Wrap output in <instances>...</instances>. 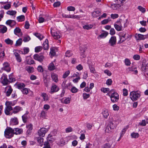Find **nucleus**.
Here are the masks:
<instances>
[{
	"instance_id": "nucleus-1",
	"label": "nucleus",
	"mask_w": 148,
	"mask_h": 148,
	"mask_svg": "<svg viewBox=\"0 0 148 148\" xmlns=\"http://www.w3.org/2000/svg\"><path fill=\"white\" fill-rule=\"evenodd\" d=\"M16 103V101H6L5 103V107L4 109L5 114L7 115L10 114V111H12L13 108L12 106H14Z\"/></svg>"
},
{
	"instance_id": "nucleus-2",
	"label": "nucleus",
	"mask_w": 148,
	"mask_h": 148,
	"mask_svg": "<svg viewBox=\"0 0 148 148\" xmlns=\"http://www.w3.org/2000/svg\"><path fill=\"white\" fill-rule=\"evenodd\" d=\"M50 32L51 36L55 39H59L61 36L60 33L55 27H51L50 29Z\"/></svg>"
},
{
	"instance_id": "nucleus-3",
	"label": "nucleus",
	"mask_w": 148,
	"mask_h": 148,
	"mask_svg": "<svg viewBox=\"0 0 148 148\" xmlns=\"http://www.w3.org/2000/svg\"><path fill=\"white\" fill-rule=\"evenodd\" d=\"M14 130L10 127H7L4 131V136L6 138H10L14 136Z\"/></svg>"
},
{
	"instance_id": "nucleus-4",
	"label": "nucleus",
	"mask_w": 148,
	"mask_h": 148,
	"mask_svg": "<svg viewBox=\"0 0 148 148\" xmlns=\"http://www.w3.org/2000/svg\"><path fill=\"white\" fill-rule=\"evenodd\" d=\"M130 97L133 101H135L139 98L140 96V92L138 91H132L130 93Z\"/></svg>"
},
{
	"instance_id": "nucleus-5",
	"label": "nucleus",
	"mask_w": 148,
	"mask_h": 148,
	"mask_svg": "<svg viewBox=\"0 0 148 148\" xmlns=\"http://www.w3.org/2000/svg\"><path fill=\"white\" fill-rule=\"evenodd\" d=\"M110 97L112 102L114 103L117 102L119 99V94L116 92H114L112 93L111 95H109Z\"/></svg>"
},
{
	"instance_id": "nucleus-6",
	"label": "nucleus",
	"mask_w": 148,
	"mask_h": 148,
	"mask_svg": "<svg viewBox=\"0 0 148 148\" xmlns=\"http://www.w3.org/2000/svg\"><path fill=\"white\" fill-rule=\"evenodd\" d=\"M49 128H47L43 127L41 128L38 130V135L42 137L44 136L46 133L49 130Z\"/></svg>"
},
{
	"instance_id": "nucleus-7",
	"label": "nucleus",
	"mask_w": 148,
	"mask_h": 148,
	"mask_svg": "<svg viewBox=\"0 0 148 148\" xmlns=\"http://www.w3.org/2000/svg\"><path fill=\"white\" fill-rule=\"evenodd\" d=\"M136 39L137 40H144L148 38L147 35H143L140 34L136 33L135 35Z\"/></svg>"
},
{
	"instance_id": "nucleus-8",
	"label": "nucleus",
	"mask_w": 148,
	"mask_h": 148,
	"mask_svg": "<svg viewBox=\"0 0 148 148\" xmlns=\"http://www.w3.org/2000/svg\"><path fill=\"white\" fill-rule=\"evenodd\" d=\"M1 82L3 85H6L9 83V80L8 79L7 76L5 74H3L1 78Z\"/></svg>"
},
{
	"instance_id": "nucleus-9",
	"label": "nucleus",
	"mask_w": 148,
	"mask_h": 148,
	"mask_svg": "<svg viewBox=\"0 0 148 148\" xmlns=\"http://www.w3.org/2000/svg\"><path fill=\"white\" fill-rule=\"evenodd\" d=\"M117 121L118 123H116L117 121H115L110 123L108 126L110 128V129L113 130L116 127L117 125L121 122V121L119 120H118Z\"/></svg>"
},
{
	"instance_id": "nucleus-10",
	"label": "nucleus",
	"mask_w": 148,
	"mask_h": 148,
	"mask_svg": "<svg viewBox=\"0 0 148 148\" xmlns=\"http://www.w3.org/2000/svg\"><path fill=\"white\" fill-rule=\"evenodd\" d=\"M60 89L58 86L55 84H53L51 88V90L49 92L50 94H52L54 92H57Z\"/></svg>"
},
{
	"instance_id": "nucleus-11",
	"label": "nucleus",
	"mask_w": 148,
	"mask_h": 148,
	"mask_svg": "<svg viewBox=\"0 0 148 148\" xmlns=\"http://www.w3.org/2000/svg\"><path fill=\"white\" fill-rule=\"evenodd\" d=\"M2 69L8 72H10L11 70V68L9 63L7 62H4L3 64V67Z\"/></svg>"
},
{
	"instance_id": "nucleus-12",
	"label": "nucleus",
	"mask_w": 148,
	"mask_h": 148,
	"mask_svg": "<svg viewBox=\"0 0 148 148\" xmlns=\"http://www.w3.org/2000/svg\"><path fill=\"white\" fill-rule=\"evenodd\" d=\"M86 49L87 47L85 45H82L80 47L81 56L82 58H84L86 57V56L85 54V52Z\"/></svg>"
},
{
	"instance_id": "nucleus-13",
	"label": "nucleus",
	"mask_w": 148,
	"mask_h": 148,
	"mask_svg": "<svg viewBox=\"0 0 148 148\" xmlns=\"http://www.w3.org/2000/svg\"><path fill=\"white\" fill-rule=\"evenodd\" d=\"M116 42V38L115 36H112L109 41V44L110 46L114 47Z\"/></svg>"
},
{
	"instance_id": "nucleus-14",
	"label": "nucleus",
	"mask_w": 148,
	"mask_h": 148,
	"mask_svg": "<svg viewBox=\"0 0 148 148\" xmlns=\"http://www.w3.org/2000/svg\"><path fill=\"white\" fill-rule=\"evenodd\" d=\"M14 55L16 58L17 61L19 62H21L22 61V58L20 55L18 53V51L17 50H14L13 51Z\"/></svg>"
},
{
	"instance_id": "nucleus-15",
	"label": "nucleus",
	"mask_w": 148,
	"mask_h": 148,
	"mask_svg": "<svg viewBox=\"0 0 148 148\" xmlns=\"http://www.w3.org/2000/svg\"><path fill=\"white\" fill-rule=\"evenodd\" d=\"M44 58V57L42 55L36 54L34 56V59L40 62H42L43 61Z\"/></svg>"
},
{
	"instance_id": "nucleus-16",
	"label": "nucleus",
	"mask_w": 148,
	"mask_h": 148,
	"mask_svg": "<svg viewBox=\"0 0 148 148\" xmlns=\"http://www.w3.org/2000/svg\"><path fill=\"white\" fill-rule=\"evenodd\" d=\"M23 110L22 108L19 106H16L13 108L12 113L16 114Z\"/></svg>"
},
{
	"instance_id": "nucleus-17",
	"label": "nucleus",
	"mask_w": 148,
	"mask_h": 148,
	"mask_svg": "<svg viewBox=\"0 0 148 148\" xmlns=\"http://www.w3.org/2000/svg\"><path fill=\"white\" fill-rule=\"evenodd\" d=\"M7 25H9L11 27H13L16 24V22L13 20H7L5 23Z\"/></svg>"
},
{
	"instance_id": "nucleus-18",
	"label": "nucleus",
	"mask_w": 148,
	"mask_h": 148,
	"mask_svg": "<svg viewBox=\"0 0 148 148\" xmlns=\"http://www.w3.org/2000/svg\"><path fill=\"white\" fill-rule=\"evenodd\" d=\"M41 96L42 98L44 101H47L49 100L50 97L46 93L42 92Z\"/></svg>"
},
{
	"instance_id": "nucleus-19",
	"label": "nucleus",
	"mask_w": 148,
	"mask_h": 148,
	"mask_svg": "<svg viewBox=\"0 0 148 148\" xmlns=\"http://www.w3.org/2000/svg\"><path fill=\"white\" fill-rule=\"evenodd\" d=\"M127 71L129 72H132L134 74H136L138 73V71L136 70V67H129L127 69Z\"/></svg>"
},
{
	"instance_id": "nucleus-20",
	"label": "nucleus",
	"mask_w": 148,
	"mask_h": 148,
	"mask_svg": "<svg viewBox=\"0 0 148 148\" xmlns=\"http://www.w3.org/2000/svg\"><path fill=\"white\" fill-rule=\"evenodd\" d=\"M7 30L8 28L6 26L0 25V33L3 34L7 32Z\"/></svg>"
},
{
	"instance_id": "nucleus-21",
	"label": "nucleus",
	"mask_w": 148,
	"mask_h": 148,
	"mask_svg": "<svg viewBox=\"0 0 148 148\" xmlns=\"http://www.w3.org/2000/svg\"><path fill=\"white\" fill-rule=\"evenodd\" d=\"M14 130V134L16 135L20 134H22L23 132L22 129L18 128H15L13 129Z\"/></svg>"
},
{
	"instance_id": "nucleus-22",
	"label": "nucleus",
	"mask_w": 148,
	"mask_h": 148,
	"mask_svg": "<svg viewBox=\"0 0 148 148\" xmlns=\"http://www.w3.org/2000/svg\"><path fill=\"white\" fill-rule=\"evenodd\" d=\"M21 31V29L18 27H16L14 30V34L18 36H19V35H20V36H21L22 35V34Z\"/></svg>"
},
{
	"instance_id": "nucleus-23",
	"label": "nucleus",
	"mask_w": 148,
	"mask_h": 148,
	"mask_svg": "<svg viewBox=\"0 0 148 148\" xmlns=\"http://www.w3.org/2000/svg\"><path fill=\"white\" fill-rule=\"evenodd\" d=\"M26 127L27 129V133L29 134L31 133V131L33 129V125L31 123L27 124L26 125Z\"/></svg>"
},
{
	"instance_id": "nucleus-24",
	"label": "nucleus",
	"mask_w": 148,
	"mask_h": 148,
	"mask_svg": "<svg viewBox=\"0 0 148 148\" xmlns=\"http://www.w3.org/2000/svg\"><path fill=\"white\" fill-rule=\"evenodd\" d=\"M114 141V140L113 139L108 140V143L105 145L104 148H110Z\"/></svg>"
},
{
	"instance_id": "nucleus-25",
	"label": "nucleus",
	"mask_w": 148,
	"mask_h": 148,
	"mask_svg": "<svg viewBox=\"0 0 148 148\" xmlns=\"http://www.w3.org/2000/svg\"><path fill=\"white\" fill-rule=\"evenodd\" d=\"M119 3L114 4L111 5V7L113 10H118L120 9L121 5H120Z\"/></svg>"
},
{
	"instance_id": "nucleus-26",
	"label": "nucleus",
	"mask_w": 148,
	"mask_h": 148,
	"mask_svg": "<svg viewBox=\"0 0 148 148\" xmlns=\"http://www.w3.org/2000/svg\"><path fill=\"white\" fill-rule=\"evenodd\" d=\"M108 34V33L106 31H104V32L99 35L97 38H105Z\"/></svg>"
},
{
	"instance_id": "nucleus-27",
	"label": "nucleus",
	"mask_w": 148,
	"mask_h": 148,
	"mask_svg": "<svg viewBox=\"0 0 148 148\" xmlns=\"http://www.w3.org/2000/svg\"><path fill=\"white\" fill-rule=\"evenodd\" d=\"M51 77L52 80L55 82H57L58 81V75L57 74L52 73L51 74Z\"/></svg>"
},
{
	"instance_id": "nucleus-28",
	"label": "nucleus",
	"mask_w": 148,
	"mask_h": 148,
	"mask_svg": "<svg viewBox=\"0 0 148 148\" xmlns=\"http://www.w3.org/2000/svg\"><path fill=\"white\" fill-rule=\"evenodd\" d=\"M101 14V11L99 10H96L92 13V16L93 17L95 18Z\"/></svg>"
},
{
	"instance_id": "nucleus-29",
	"label": "nucleus",
	"mask_w": 148,
	"mask_h": 148,
	"mask_svg": "<svg viewBox=\"0 0 148 148\" xmlns=\"http://www.w3.org/2000/svg\"><path fill=\"white\" fill-rule=\"evenodd\" d=\"M71 99V98L69 97L63 98L62 99L61 102L65 104H68L70 103Z\"/></svg>"
},
{
	"instance_id": "nucleus-30",
	"label": "nucleus",
	"mask_w": 148,
	"mask_h": 148,
	"mask_svg": "<svg viewBox=\"0 0 148 148\" xmlns=\"http://www.w3.org/2000/svg\"><path fill=\"white\" fill-rule=\"evenodd\" d=\"M101 113L103 115V117L106 119H107L108 118V117L109 115L108 110L107 109L103 110Z\"/></svg>"
},
{
	"instance_id": "nucleus-31",
	"label": "nucleus",
	"mask_w": 148,
	"mask_h": 148,
	"mask_svg": "<svg viewBox=\"0 0 148 148\" xmlns=\"http://www.w3.org/2000/svg\"><path fill=\"white\" fill-rule=\"evenodd\" d=\"M48 40L47 39H46L45 42H43V45L44 49L47 50L49 48Z\"/></svg>"
},
{
	"instance_id": "nucleus-32",
	"label": "nucleus",
	"mask_w": 148,
	"mask_h": 148,
	"mask_svg": "<svg viewBox=\"0 0 148 148\" xmlns=\"http://www.w3.org/2000/svg\"><path fill=\"white\" fill-rule=\"evenodd\" d=\"M6 88L8 89V90L6 92V95L7 97H9L10 95L13 90L10 86H8Z\"/></svg>"
},
{
	"instance_id": "nucleus-33",
	"label": "nucleus",
	"mask_w": 148,
	"mask_h": 148,
	"mask_svg": "<svg viewBox=\"0 0 148 148\" xmlns=\"http://www.w3.org/2000/svg\"><path fill=\"white\" fill-rule=\"evenodd\" d=\"M56 67L55 66L53 62H52L49 64L48 67V69L50 71H52L56 69Z\"/></svg>"
},
{
	"instance_id": "nucleus-34",
	"label": "nucleus",
	"mask_w": 148,
	"mask_h": 148,
	"mask_svg": "<svg viewBox=\"0 0 148 148\" xmlns=\"http://www.w3.org/2000/svg\"><path fill=\"white\" fill-rule=\"evenodd\" d=\"M93 27V25L91 24L86 25L83 26L84 29L86 30L91 29Z\"/></svg>"
},
{
	"instance_id": "nucleus-35",
	"label": "nucleus",
	"mask_w": 148,
	"mask_h": 148,
	"mask_svg": "<svg viewBox=\"0 0 148 148\" xmlns=\"http://www.w3.org/2000/svg\"><path fill=\"white\" fill-rule=\"evenodd\" d=\"M33 34L40 40H42L44 38L43 35L39 33H34Z\"/></svg>"
},
{
	"instance_id": "nucleus-36",
	"label": "nucleus",
	"mask_w": 148,
	"mask_h": 148,
	"mask_svg": "<svg viewBox=\"0 0 148 148\" xmlns=\"http://www.w3.org/2000/svg\"><path fill=\"white\" fill-rule=\"evenodd\" d=\"M11 123L13 125H17L18 123V119L16 117L12 119L11 120Z\"/></svg>"
},
{
	"instance_id": "nucleus-37",
	"label": "nucleus",
	"mask_w": 148,
	"mask_h": 148,
	"mask_svg": "<svg viewBox=\"0 0 148 148\" xmlns=\"http://www.w3.org/2000/svg\"><path fill=\"white\" fill-rule=\"evenodd\" d=\"M17 20L19 22L24 21L25 20V16L23 15H21L17 17Z\"/></svg>"
},
{
	"instance_id": "nucleus-38",
	"label": "nucleus",
	"mask_w": 148,
	"mask_h": 148,
	"mask_svg": "<svg viewBox=\"0 0 148 148\" xmlns=\"http://www.w3.org/2000/svg\"><path fill=\"white\" fill-rule=\"evenodd\" d=\"M22 43V39L20 38L16 41L15 45L16 47L20 46L21 45Z\"/></svg>"
},
{
	"instance_id": "nucleus-39",
	"label": "nucleus",
	"mask_w": 148,
	"mask_h": 148,
	"mask_svg": "<svg viewBox=\"0 0 148 148\" xmlns=\"http://www.w3.org/2000/svg\"><path fill=\"white\" fill-rule=\"evenodd\" d=\"M139 135L138 133L132 132L131 134V136L132 138H137L139 137Z\"/></svg>"
},
{
	"instance_id": "nucleus-40",
	"label": "nucleus",
	"mask_w": 148,
	"mask_h": 148,
	"mask_svg": "<svg viewBox=\"0 0 148 148\" xmlns=\"http://www.w3.org/2000/svg\"><path fill=\"white\" fill-rule=\"evenodd\" d=\"M26 61L27 63L29 64H33L34 63V60L30 57H29L28 59H27L26 60Z\"/></svg>"
},
{
	"instance_id": "nucleus-41",
	"label": "nucleus",
	"mask_w": 148,
	"mask_h": 148,
	"mask_svg": "<svg viewBox=\"0 0 148 148\" xmlns=\"http://www.w3.org/2000/svg\"><path fill=\"white\" fill-rule=\"evenodd\" d=\"M23 121L24 123H26L28 119L27 114L26 113L22 116Z\"/></svg>"
},
{
	"instance_id": "nucleus-42",
	"label": "nucleus",
	"mask_w": 148,
	"mask_h": 148,
	"mask_svg": "<svg viewBox=\"0 0 148 148\" xmlns=\"http://www.w3.org/2000/svg\"><path fill=\"white\" fill-rule=\"evenodd\" d=\"M26 70L29 73H32L34 71V68L31 66L27 67Z\"/></svg>"
},
{
	"instance_id": "nucleus-43",
	"label": "nucleus",
	"mask_w": 148,
	"mask_h": 148,
	"mask_svg": "<svg viewBox=\"0 0 148 148\" xmlns=\"http://www.w3.org/2000/svg\"><path fill=\"white\" fill-rule=\"evenodd\" d=\"M5 42L7 44L10 45H12L13 43V41L9 38L5 39Z\"/></svg>"
},
{
	"instance_id": "nucleus-44",
	"label": "nucleus",
	"mask_w": 148,
	"mask_h": 148,
	"mask_svg": "<svg viewBox=\"0 0 148 148\" xmlns=\"http://www.w3.org/2000/svg\"><path fill=\"white\" fill-rule=\"evenodd\" d=\"M16 13V12L14 10H9L7 12V14H8L12 16L15 15Z\"/></svg>"
},
{
	"instance_id": "nucleus-45",
	"label": "nucleus",
	"mask_w": 148,
	"mask_h": 148,
	"mask_svg": "<svg viewBox=\"0 0 148 148\" xmlns=\"http://www.w3.org/2000/svg\"><path fill=\"white\" fill-rule=\"evenodd\" d=\"M37 140L40 146H42L43 144V138H42L38 137Z\"/></svg>"
},
{
	"instance_id": "nucleus-46",
	"label": "nucleus",
	"mask_w": 148,
	"mask_h": 148,
	"mask_svg": "<svg viewBox=\"0 0 148 148\" xmlns=\"http://www.w3.org/2000/svg\"><path fill=\"white\" fill-rule=\"evenodd\" d=\"M73 55V53L70 50H67L65 53V56L66 57H69Z\"/></svg>"
},
{
	"instance_id": "nucleus-47",
	"label": "nucleus",
	"mask_w": 148,
	"mask_h": 148,
	"mask_svg": "<svg viewBox=\"0 0 148 148\" xmlns=\"http://www.w3.org/2000/svg\"><path fill=\"white\" fill-rule=\"evenodd\" d=\"M137 9L142 13H144L146 12L145 9L141 6H138Z\"/></svg>"
},
{
	"instance_id": "nucleus-48",
	"label": "nucleus",
	"mask_w": 148,
	"mask_h": 148,
	"mask_svg": "<svg viewBox=\"0 0 148 148\" xmlns=\"http://www.w3.org/2000/svg\"><path fill=\"white\" fill-rule=\"evenodd\" d=\"M31 39L30 36L28 35L25 36L23 38V41L24 42H28Z\"/></svg>"
},
{
	"instance_id": "nucleus-49",
	"label": "nucleus",
	"mask_w": 148,
	"mask_h": 148,
	"mask_svg": "<svg viewBox=\"0 0 148 148\" xmlns=\"http://www.w3.org/2000/svg\"><path fill=\"white\" fill-rule=\"evenodd\" d=\"M70 73V71L69 70H67L65 71L62 76V78H65L67 77Z\"/></svg>"
},
{
	"instance_id": "nucleus-50",
	"label": "nucleus",
	"mask_w": 148,
	"mask_h": 148,
	"mask_svg": "<svg viewBox=\"0 0 148 148\" xmlns=\"http://www.w3.org/2000/svg\"><path fill=\"white\" fill-rule=\"evenodd\" d=\"M47 112L43 110H42L40 114V117L43 118H45L47 116Z\"/></svg>"
},
{
	"instance_id": "nucleus-51",
	"label": "nucleus",
	"mask_w": 148,
	"mask_h": 148,
	"mask_svg": "<svg viewBox=\"0 0 148 148\" xmlns=\"http://www.w3.org/2000/svg\"><path fill=\"white\" fill-rule=\"evenodd\" d=\"M25 86V85L24 83H19L17 84V87L18 89H21Z\"/></svg>"
},
{
	"instance_id": "nucleus-52",
	"label": "nucleus",
	"mask_w": 148,
	"mask_h": 148,
	"mask_svg": "<svg viewBox=\"0 0 148 148\" xmlns=\"http://www.w3.org/2000/svg\"><path fill=\"white\" fill-rule=\"evenodd\" d=\"M125 64L127 66H129L131 64L130 60L128 58H126L124 61Z\"/></svg>"
},
{
	"instance_id": "nucleus-53",
	"label": "nucleus",
	"mask_w": 148,
	"mask_h": 148,
	"mask_svg": "<svg viewBox=\"0 0 148 148\" xmlns=\"http://www.w3.org/2000/svg\"><path fill=\"white\" fill-rule=\"evenodd\" d=\"M50 54L52 56H53L56 55V51L55 49L53 48L50 49Z\"/></svg>"
},
{
	"instance_id": "nucleus-54",
	"label": "nucleus",
	"mask_w": 148,
	"mask_h": 148,
	"mask_svg": "<svg viewBox=\"0 0 148 148\" xmlns=\"http://www.w3.org/2000/svg\"><path fill=\"white\" fill-rule=\"evenodd\" d=\"M114 26L116 30L119 31L121 30L122 26H120L116 24H114Z\"/></svg>"
},
{
	"instance_id": "nucleus-55",
	"label": "nucleus",
	"mask_w": 148,
	"mask_h": 148,
	"mask_svg": "<svg viewBox=\"0 0 148 148\" xmlns=\"http://www.w3.org/2000/svg\"><path fill=\"white\" fill-rule=\"evenodd\" d=\"M110 129V128L109 127V126H107L105 130L106 132L108 134L111 133L112 132L113 130Z\"/></svg>"
},
{
	"instance_id": "nucleus-56",
	"label": "nucleus",
	"mask_w": 148,
	"mask_h": 148,
	"mask_svg": "<svg viewBox=\"0 0 148 148\" xmlns=\"http://www.w3.org/2000/svg\"><path fill=\"white\" fill-rule=\"evenodd\" d=\"M115 2L121 4L122 5L126 3V0H115Z\"/></svg>"
},
{
	"instance_id": "nucleus-57",
	"label": "nucleus",
	"mask_w": 148,
	"mask_h": 148,
	"mask_svg": "<svg viewBox=\"0 0 148 148\" xmlns=\"http://www.w3.org/2000/svg\"><path fill=\"white\" fill-rule=\"evenodd\" d=\"M9 82H12L15 81V79L11 75H10L9 76Z\"/></svg>"
},
{
	"instance_id": "nucleus-58",
	"label": "nucleus",
	"mask_w": 148,
	"mask_h": 148,
	"mask_svg": "<svg viewBox=\"0 0 148 148\" xmlns=\"http://www.w3.org/2000/svg\"><path fill=\"white\" fill-rule=\"evenodd\" d=\"M89 68L90 72L91 73H96L95 68L94 67H93L92 66H90Z\"/></svg>"
},
{
	"instance_id": "nucleus-59",
	"label": "nucleus",
	"mask_w": 148,
	"mask_h": 148,
	"mask_svg": "<svg viewBox=\"0 0 148 148\" xmlns=\"http://www.w3.org/2000/svg\"><path fill=\"white\" fill-rule=\"evenodd\" d=\"M146 122L145 120H143L141 122H140L139 123L138 125H140L145 126L146 125Z\"/></svg>"
},
{
	"instance_id": "nucleus-60",
	"label": "nucleus",
	"mask_w": 148,
	"mask_h": 148,
	"mask_svg": "<svg viewBox=\"0 0 148 148\" xmlns=\"http://www.w3.org/2000/svg\"><path fill=\"white\" fill-rule=\"evenodd\" d=\"M21 91L23 94L25 95H27L29 92V90L27 88H23Z\"/></svg>"
},
{
	"instance_id": "nucleus-61",
	"label": "nucleus",
	"mask_w": 148,
	"mask_h": 148,
	"mask_svg": "<svg viewBox=\"0 0 148 148\" xmlns=\"http://www.w3.org/2000/svg\"><path fill=\"white\" fill-rule=\"evenodd\" d=\"M113 66V63H110L107 62L105 65V67L106 68H110Z\"/></svg>"
},
{
	"instance_id": "nucleus-62",
	"label": "nucleus",
	"mask_w": 148,
	"mask_h": 148,
	"mask_svg": "<svg viewBox=\"0 0 148 148\" xmlns=\"http://www.w3.org/2000/svg\"><path fill=\"white\" fill-rule=\"evenodd\" d=\"M42 49V47L41 46L36 47L35 49V51L36 52H38L40 51Z\"/></svg>"
},
{
	"instance_id": "nucleus-63",
	"label": "nucleus",
	"mask_w": 148,
	"mask_h": 148,
	"mask_svg": "<svg viewBox=\"0 0 148 148\" xmlns=\"http://www.w3.org/2000/svg\"><path fill=\"white\" fill-rule=\"evenodd\" d=\"M113 110L114 111H118L119 109V107L116 104H114L112 106Z\"/></svg>"
},
{
	"instance_id": "nucleus-64",
	"label": "nucleus",
	"mask_w": 148,
	"mask_h": 148,
	"mask_svg": "<svg viewBox=\"0 0 148 148\" xmlns=\"http://www.w3.org/2000/svg\"><path fill=\"white\" fill-rule=\"evenodd\" d=\"M73 131V128L69 126L65 129V132L66 133L71 132Z\"/></svg>"
}]
</instances>
